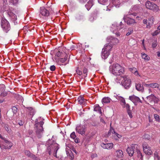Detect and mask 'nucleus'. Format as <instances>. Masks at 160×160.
<instances>
[{
    "mask_svg": "<svg viewBox=\"0 0 160 160\" xmlns=\"http://www.w3.org/2000/svg\"><path fill=\"white\" fill-rule=\"evenodd\" d=\"M143 151L145 154L148 155H151L152 153V150H151L150 148V147L147 149H146L145 150H143Z\"/></svg>",
    "mask_w": 160,
    "mask_h": 160,
    "instance_id": "nucleus-30",
    "label": "nucleus"
},
{
    "mask_svg": "<svg viewBox=\"0 0 160 160\" xmlns=\"http://www.w3.org/2000/svg\"><path fill=\"white\" fill-rule=\"evenodd\" d=\"M154 158L155 160H160V157L158 155V152H156L154 153Z\"/></svg>",
    "mask_w": 160,
    "mask_h": 160,
    "instance_id": "nucleus-37",
    "label": "nucleus"
},
{
    "mask_svg": "<svg viewBox=\"0 0 160 160\" xmlns=\"http://www.w3.org/2000/svg\"><path fill=\"white\" fill-rule=\"evenodd\" d=\"M107 41L110 44L112 45L117 44L119 42V40L115 38H113L111 37H108L107 39Z\"/></svg>",
    "mask_w": 160,
    "mask_h": 160,
    "instance_id": "nucleus-11",
    "label": "nucleus"
},
{
    "mask_svg": "<svg viewBox=\"0 0 160 160\" xmlns=\"http://www.w3.org/2000/svg\"><path fill=\"white\" fill-rule=\"evenodd\" d=\"M101 146L104 149H110L112 148L113 147V144L112 143L104 144V143H102L101 144Z\"/></svg>",
    "mask_w": 160,
    "mask_h": 160,
    "instance_id": "nucleus-16",
    "label": "nucleus"
},
{
    "mask_svg": "<svg viewBox=\"0 0 160 160\" xmlns=\"http://www.w3.org/2000/svg\"><path fill=\"white\" fill-rule=\"evenodd\" d=\"M138 145L136 144H132L130 147H128L126 150L127 152L130 156H132L134 152L135 149L137 148Z\"/></svg>",
    "mask_w": 160,
    "mask_h": 160,
    "instance_id": "nucleus-7",
    "label": "nucleus"
},
{
    "mask_svg": "<svg viewBox=\"0 0 160 160\" xmlns=\"http://www.w3.org/2000/svg\"><path fill=\"white\" fill-rule=\"evenodd\" d=\"M58 149V144L56 143H54L53 144H50L48 148L49 154L50 155L51 152L53 150V155L56 157H57V153Z\"/></svg>",
    "mask_w": 160,
    "mask_h": 160,
    "instance_id": "nucleus-5",
    "label": "nucleus"
},
{
    "mask_svg": "<svg viewBox=\"0 0 160 160\" xmlns=\"http://www.w3.org/2000/svg\"><path fill=\"white\" fill-rule=\"evenodd\" d=\"M70 137L71 138L74 139L76 138V136L75 132H72L70 135Z\"/></svg>",
    "mask_w": 160,
    "mask_h": 160,
    "instance_id": "nucleus-44",
    "label": "nucleus"
},
{
    "mask_svg": "<svg viewBox=\"0 0 160 160\" xmlns=\"http://www.w3.org/2000/svg\"><path fill=\"white\" fill-rule=\"evenodd\" d=\"M97 157V155L96 154H93L91 155V157L92 158Z\"/></svg>",
    "mask_w": 160,
    "mask_h": 160,
    "instance_id": "nucleus-58",
    "label": "nucleus"
},
{
    "mask_svg": "<svg viewBox=\"0 0 160 160\" xmlns=\"http://www.w3.org/2000/svg\"><path fill=\"white\" fill-rule=\"evenodd\" d=\"M133 32V30H129L128 31V32H127L126 33V35L127 36H128L129 35H130Z\"/></svg>",
    "mask_w": 160,
    "mask_h": 160,
    "instance_id": "nucleus-53",
    "label": "nucleus"
},
{
    "mask_svg": "<svg viewBox=\"0 0 160 160\" xmlns=\"http://www.w3.org/2000/svg\"><path fill=\"white\" fill-rule=\"evenodd\" d=\"M154 117L156 121L160 122V118L158 115L155 114L154 115Z\"/></svg>",
    "mask_w": 160,
    "mask_h": 160,
    "instance_id": "nucleus-40",
    "label": "nucleus"
},
{
    "mask_svg": "<svg viewBox=\"0 0 160 160\" xmlns=\"http://www.w3.org/2000/svg\"><path fill=\"white\" fill-rule=\"evenodd\" d=\"M100 122H102L103 123H104L105 124L106 123L105 122V121L104 120V119L103 118V117H100Z\"/></svg>",
    "mask_w": 160,
    "mask_h": 160,
    "instance_id": "nucleus-52",
    "label": "nucleus"
},
{
    "mask_svg": "<svg viewBox=\"0 0 160 160\" xmlns=\"http://www.w3.org/2000/svg\"><path fill=\"white\" fill-rule=\"evenodd\" d=\"M160 32L158 31V30H156L153 34V36H155L157 35Z\"/></svg>",
    "mask_w": 160,
    "mask_h": 160,
    "instance_id": "nucleus-49",
    "label": "nucleus"
},
{
    "mask_svg": "<svg viewBox=\"0 0 160 160\" xmlns=\"http://www.w3.org/2000/svg\"><path fill=\"white\" fill-rule=\"evenodd\" d=\"M153 98H155V96L153 94H151L150 95L147 96L146 98L147 100L151 103L153 102Z\"/></svg>",
    "mask_w": 160,
    "mask_h": 160,
    "instance_id": "nucleus-24",
    "label": "nucleus"
},
{
    "mask_svg": "<svg viewBox=\"0 0 160 160\" xmlns=\"http://www.w3.org/2000/svg\"><path fill=\"white\" fill-rule=\"evenodd\" d=\"M109 54L110 52L102 49L101 56L103 59H106L108 57Z\"/></svg>",
    "mask_w": 160,
    "mask_h": 160,
    "instance_id": "nucleus-19",
    "label": "nucleus"
},
{
    "mask_svg": "<svg viewBox=\"0 0 160 160\" xmlns=\"http://www.w3.org/2000/svg\"><path fill=\"white\" fill-rule=\"evenodd\" d=\"M10 1L11 3L13 4L16 3L18 2L17 0H10Z\"/></svg>",
    "mask_w": 160,
    "mask_h": 160,
    "instance_id": "nucleus-54",
    "label": "nucleus"
},
{
    "mask_svg": "<svg viewBox=\"0 0 160 160\" xmlns=\"http://www.w3.org/2000/svg\"><path fill=\"white\" fill-rule=\"evenodd\" d=\"M117 98L122 103L123 105L126 104V102L125 99L123 97L118 96Z\"/></svg>",
    "mask_w": 160,
    "mask_h": 160,
    "instance_id": "nucleus-33",
    "label": "nucleus"
},
{
    "mask_svg": "<svg viewBox=\"0 0 160 160\" xmlns=\"http://www.w3.org/2000/svg\"><path fill=\"white\" fill-rule=\"evenodd\" d=\"M113 1V4L115 5V6L116 7H119L118 5V4L117 5L116 4V2L115 1V0H112Z\"/></svg>",
    "mask_w": 160,
    "mask_h": 160,
    "instance_id": "nucleus-55",
    "label": "nucleus"
},
{
    "mask_svg": "<svg viewBox=\"0 0 160 160\" xmlns=\"http://www.w3.org/2000/svg\"><path fill=\"white\" fill-rule=\"evenodd\" d=\"M116 35L118 37V36H120V33L119 32H117L116 33Z\"/></svg>",
    "mask_w": 160,
    "mask_h": 160,
    "instance_id": "nucleus-64",
    "label": "nucleus"
},
{
    "mask_svg": "<svg viewBox=\"0 0 160 160\" xmlns=\"http://www.w3.org/2000/svg\"><path fill=\"white\" fill-rule=\"evenodd\" d=\"M141 56L142 58L144 59L145 60L147 61H149L150 60V58L146 54L144 53H141Z\"/></svg>",
    "mask_w": 160,
    "mask_h": 160,
    "instance_id": "nucleus-31",
    "label": "nucleus"
},
{
    "mask_svg": "<svg viewBox=\"0 0 160 160\" xmlns=\"http://www.w3.org/2000/svg\"><path fill=\"white\" fill-rule=\"evenodd\" d=\"M62 54L63 55V53H62V52H61L59 51H58L56 53L55 55L54 58L56 62L59 60V57L60 56L62 57Z\"/></svg>",
    "mask_w": 160,
    "mask_h": 160,
    "instance_id": "nucleus-23",
    "label": "nucleus"
},
{
    "mask_svg": "<svg viewBox=\"0 0 160 160\" xmlns=\"http://www.w3.org/2000/svg\"><path fill=\"white\" fill-rule=\"evenodd\" d=\"M137 156L138 158L139 159V160H143V157L141 151L139 150H137Z\"/></svg>",
    "mask_w": 160,
    "mask_h": 160,
    "instance_id": "nucleus-27",
    "label": "nucleus"
},
{
    "mask_svg": "<svg viewBox=\"0 0 160 160\" xmlns=\"http://www.w3.org/2000/svg\"><path fill=\"white\" fill-rule=\"evenodd\" d=\"M63 56H64V58H61L60 59V61L61 62L63 63L67 60L68 58V55L65 53H63Z\"/></svg>",
    "mask_w": 160,
    "mask_h": 160,
    "instance_id": "nucleus-32",
    "label": "nucleus"
},
{
    "mask_svg": "<svg viewBox=\"0 0 160 160\" xmlns=\"http://www.w3.org/2000/svg\"><path fill=\"white\" fill-rule=\"evenodd\" d=\"M50 68L51 71H53L55 70L56 67L54 65H52L50 66Z\"/></svg>",
    "mask_w": 160,
    "mask_h": 160,
    "instance_id": "nucleus-48",
    "label": "nucleus"
},
{
    "mask_svg": "<svg viewBox=\"0 0 160 160\" xmlns=\"http://www.w3.org/2000/svg\"><path fill=\"white\" fill-rule=\"evenodd\" d=\"M117 82L119 83L121 82V84L125 88H129L131 85V81L126 76H119L117 78Z\"/></svg>",
    "mask_w": 160,
    "mask_h": 160,
    "instance_id": "nucleus-1",
    "label": "nucleus"
},
{
    "mask_svg": "<svg viewBox=\"0 0 160 160\" xmlns=\"http://www.w3.org/2000/svg\"><path fill=\"white\" fill-rule=\"evenodd\" d=\"M88 72V69H87V68H86L84 67L83 68V73L84 74H86L85 75H84V78H85L86 77H87V73Z\"/></svg>",
    "mask_w": 160,
    "mask_h": 160,
    "instance_id": "nucleus-41",
    "label": "nucleus"
},
{
    "mask_svg": "<svg viewBox=\"0 0 160 160\" xmlns=\"http://www.w3.org/2000/svg\"><path fill=\"white\" fill-rule=\"evenodd\" d=\"M157 45V41L156 40H154L152 43V47L153 48H155Z\"/></svg>",
    "mask_w": 160,
    "mask_h": 160,
    "instance_id": "nucleus-45",
    "label": "nucleus"
},
{
    "mask_svg": "<svg viewBox=\"0 0 160 160\" xmlns=\"http://www.w3.org/2000/svg\"><path fill=\"white\" fill-rule=\"evenodd\" d=\"M44 124V122L42 121L38 122V119H36L35 121L34 128L38 138H41L42 136V132L43 131L42 125Z\"/></svg>",
    "mask_w": 160,
    "mask_h": 160,
    "instance_id": "nucleus-2",
    "label": "nucleus"
},
{
    "mask_svg": "<svg viewBox=\"0 0 160 160\" xmlns=\"http://www.w3.org/2000/svg\"><path fill=\"white\" fill-rule=\"evenodd\" d=\"M115 132L113 128H111L108 132L107 136L109 137L112 134V136L113 137V133Z\"/></svg>",
    "mask_w": 160,
    "mask_h": 160,
    "instance_id": "nucleus-38",
    "label": "nucleus"
},
{
    "mask_svg": "<svg viewBox=\"0 0 160 160\" xmlns=\"http://www.w3.org/2000/svg\"><path fill=\"white\" fill-rule=\"evenodd\" d=\"M121 135L115 132L113 133V138L116 140H118V138H121Z\"/></svg>",
    "mask_w": 160,
    "mask_h": 160,
    "instance_id": "nucleus-26",
    "label": "nucleus"
},
{
    "mask_svg": "<svg viewBox=\"0 0 160 160\" xmlns=\"http://www.w3.org/2000/svg\"><path fill=\"white\" fill-rule=\"evenodd\" d=\"M145 6L147 8L153 10L154 11H157L158 10L157 5L153 3L148 1L146 2Z\"/></svg>",
    "mask_w": 160,
    "mask_h": 160,
    "instance_id": "nucleus-6",
    "label": "nucleus"
},
{
    "mask_svg": "<svg viewBox=\"0 0 160 160\" xmlns=\"http://www.w3.org/2000/svg\"><path fill=\"white\" fill-rule=\"evenodd\" d=\"M128 114L129 115L130 117L131 118H132V116L131 114V111L128 110Z\"/></svg>",
    "mask_w": 160,
    "mask_h": 160,
    "instance_id": "nucleus-56",
    "label": "nucleus"
},
{
    "mask_svg": "<svg viewBox=\"0 0 160 160\" xmlns=\"http://www.w3.org/2000/svg\"><path fill=\"white\" fill-rule=\"evenodd\" d=\"M12 109L14 114H15L17 112L18 109L16 107L14 106L12 107Z\"/></svg>",
    "mask_w": 160,
    "mask_h": 160,
    "instance_id": "nucleus-46",
    "label": "nucleus"
},
{
    "mask_svg": "<svg viewBox=\"0 0 160 160\" xmlns=\"http://www.w3.org/2000/svg\"><path fill=\"white\" fill-rule=\"evenodd\" d=\"M23 122L22 121H20V122H18V124L20 126H22L23 124Z\"/></svg>",
    "mask_w": 160,
    "mask_h": 160,
    "instance_id": "nucleus-61",
    "label": "nucleus"
},
{
    "mask_svg": "<svg viewBox=\"0 0 160 160\" xmlns=\"http://www.w3.org/2000/svg\"><path fill=\"white\" fill-rule=\"evenodd\" d=\"M129 99L134 103H136L138 102H139L141 103H142V101L140 99L139 97H137L134 95L130 96L129 97Z\"/></svg>",
    "mask_w": 160,
    "mask_h": 160,
    "instance_id": "nucleus-13",
    "label": "nucleus"
},
{
    "mask_svg": "<svg viewBox=\"0 0 160 160\" xmlns=\"http://www.w3.org/2000/svg\"><path fill=\"white\" fill-rule=\"evenodd\" d=\"M151 88H156L159 90H160V85L157 83H151Z\"/></svg>",
    "mask_w": 160,
    "mask_h": 160,
    "instance_id": "nucleus-25",
    "label": "nucleus"
},
{
    "mask_svg": "<svg viewBox=\"0 0 160 160\" xmlns=\"http://www.w3.org/2000/svg\"><path fill=\"white\" fill-rule=\"evenodd\" d=\"M40 13L42 15L47 17L49 15V12L45 8L42 7L41 8Z\"/></svg>",
    "mask_w": 160,
    "mask_h": 160,
    "instance_id": "nucleus-15",
    "label": "nucleus"
},
{
    "mask_svg": "<svg viewBox=\"0 0 160 160\" xmlns=\"http://www.w3.org/2000/svg\"><path fill=\"white\" fill-rule=\"evenodd\" d=\"M5 129L8 132H9L10 131V129L8 127V125H6L5 126Z\"/></svg>",
    "mask_w": 160,
    "mask_h": 160,
    "instance_id": "nucleus-51",
    "label": "nucleus"
},
{
    "mask_svg": "<svg viewBox=\"0 0 160 160\" xmlns=\"http://www.w3.org/2000/svg\"><path fill=\"white\" fill-rule=\"evenodd\" d=\"M81 67H78L77 68V70H76V72L79 75L81 76L82 75V72L81 71Z\"/></svg>",
    "mask_w": 160,
    "mask_h": 160,
    "instance_id": "nucleus-35",
    "label": "nucleus"
},
{
    "mask_svg": "<svg viewBox=\"0 0 160 160\" xmlns=\"http://www.w3.org/2000/svg\"><path fill=\"white\" fill-rule=\"evenodd\" d=\"M111 72L115 75L120 76L124 73V68L118 63L113 64L110 68Z\"/></svg>",
    "mask_w": 160,
    "mask_h": 160,
    "instance_id": "nucleus-3",
    "label": "nucleus"
},
{
    "mask_svg": "<svg viewBox=\"0 0 160 160\" xmlns=\"http://www.w3.org/2000/svg\"><path fill=\"white\" fill-rule=\"evenodd\" d=\"M116 153V156L118 158H122L123 156V152L121 150H117Z\"/></svg>",
    "mask_w": 160,
    "mask_h": 160,
    "instance_id": "nucleus-22",
    "label": "nucleus"
},
{
    "mask_svg": "<svg viewBox=\"0 0 160 160\" xmlns=\"http://www.w3.org/2000/svg\"><path fill=\"white\" fill-rule=\"evenodd\" d=\"M155 98H153V102L154 103H158L159 101V99L157 98V97L155 96Z\"/></svg>",
    "mask_w": 160,
    "mask_h": 160,
    "instance_id": "nucleus-43",
    "label": "nucleus"
},
{
    "mask_svg": "<svg viewBox=\"0 0 160 160\" xmlns=\"http://www.w3.org/2000/svg\"><path fill=\"white\" fill-rule=\"evenodd\" d=\"M24 153L28 157L31 158L35 160H38V158L35 155L31 153L30 151L27 150H25L24 151Z\"/></svg>",
    "mask_w": 160,
    "mask_h": 160,
    "instance_id": "nucleus-14",
    "label": "nucleus"
},
{
    "mask_svg": "<svg viewBox=\"0 0 160 160\" xmlns=\"http://www.w3.org/2000/svg\"><path fill=\"white\" fill-rule=\"evenodd\" d=\"M95 18L91 15L89 18L88 20L91 22H93Z\"/></svg>",
    "mask_w": 160,
    "mask_h": 160,
    "instance_id": "nucleus-47",
    "label": "nucleus"
},
{
    "mask_svg": "<svg viewBox=\"0 0 160 160\" xmlns=\"http://www.w3.org/2000/svg\"><path fill=\"white\" fill-rule=\"evenodd\" d=\"M111 99L110 98L108 97L103 98L102 99V102L103 103H108L110 102Z\"/></svg>",
    "mask_w": 160,
    "mask_h": 160,
    "instance_id": "nucleus-29",
    "label": "nucleus"
},
{
    "mask_svg": "<svg viewBox=\"0 0 160 160\" xmlns=\"http://www.w3.org/2000/svg\"><path fill=\"white\" fill-rule=\"evenodd\" d=\"M7 95V94L6 93H1L0 95L2 96L5 97Z\"/></svg>",
    "mask_w": 160,
    "mask_h": 160,
    "instance_id": "nucleus-62",
    "label": "nucleus"
},
{
    "mask_svg": "<svg viewBox=\"0 0 160 160\" xmlns=\"http://www.w3.org/2000/svg\"><path fill=\"white\" fill-rule=\"evenodd\" d=\"M78 100L79 103L81 105H85L86 104V100L82 97H79L78 98Z\"/></svg>",
    "mask_w": 160,
    "mask_h": 160,
    "instance_id": "nucleus-20",
    "label": "nucleus"
},
{
    "mask_svg": "<svg viewBox=\"0 0 160 160\" xmlns=\"http://www.w3.org/2000/svg\"><path fill=\"white\" fill-rule=\"evenodd\" d=\"M125 106L124 107H125L126 108V109L127 110V111L130 110V106L128 104H126L125 105H124Z\"/></svg>",
    "mask_w": 160,
    "mask_h": 160,
    "instance_id": "nucleus-50",
    "label": "nucleus"
},
{
    "mask_svg": "<svg viewBox=\"0 0 160 160\" xmlns=\"http://www.w3.org/2000/svg\"><path fill=\"white\" fill-rule=\"evenodd\" d=\"M123 19H124L125 22H126L127 24L129 25H133L136 23V22H135L134 19L127 17L126 16H124Z\"/></svg>",
    "mask_w": 160,
    "mask_h": 160,
    "instance_id": "nucleus-12",
    "label": "nucleus"
},
{
    "mask_svg": "<svg viewBox=\"0 0 160 160\" xmlns=\"http://www.w3.org/2000/svg\"><path fill=\"white\" fill-rule=\"evenodd\" d=\"M157 55L158 57H160V52H157Z\"/></svg>",
    "mask_w": 160,
    "mask_h": 160,
    "instance_id": "nucleus-63",
    "label": "nucleus"
},
{
    "mask_svg": "<svg viewBox=\"0 0 160 160\" xmlns=\"http://www.w3.org/2000/svg\"><path fill=\"white\" fill-rule=\"evenodd\" d=\"M143 150H145L146 149H147L148 148H149L148 146V145L146 142H144L142 145Z\"/></svg>",
    "mask_w": 160,
    "mask_h": 160,
    "instance_id": "nucleus-39",
    "label": "nucleus"
},
{
    "mask_svg": "<svg viewBox=\"0 0 160 160\" xmlns=\"http://www.w3.org/2000/svg\"><path fill=\"white\" fill-rule=\"evenodd\" d=\"M108 0H98V2L102 4H105Z\"/></svg>",
    "mask_w": 160,
    "mask_h": 160,
    "instance_id": "nucleus-42",
    "label": "nucleus"
},
{
    "mask_svg": "<svg viewBox=\"0 0 160 160\" xmlns=\"http://www.w3.org/2000/svg\"><path fill=\"white\" fill-rule=\"evenodd\" d=\"M76 129L78 133L82 135H83L85 134L86 128L84 125H79L77 126Z\"/></svg>",
    "mask_w": 160,
    "mask_h": 160,
    "instance_id": "nucleus-10",
    "label": "nucleus"
},
{
    "mask_svg": "<svg viewBox=\"0 0 160 160\" xmlns=\"http://www.w3.org/2000/svg\"><path fill=\"white\" fill-rule=\"evenodd\" d=\"M4 142L3 145L1 146L0 147L1 148H4L5 149H10L13 145V143L11 142L6 140L5 138L3 139Z\"/></svg>",
    "mask_w": 160,
    "mask_h": 160,
    "instance_id": "nucleus-8",
    "label": "nucleus"
},
{
    "mask_svg": "<svg viewBox=\"0 0 160 160\" xmlns=\"http://www.w3.org/2000/svg\"><path fill=\"white\" fill-rule=\"evenodd\" d=\"M28 112L30 115H32L34 113V109L32 107H29L27 108Z\"/></svg>",
    "mask_w": 160,
    "mask_h": 160,
    "instance_id": "nucleus-34",
    "label": "nucleus"
},
{
    "mask_svg": "<svg viewBox=\"0 0 160 160\" xmlns=\"http://www.w3.org/2000/svg\"><path fill=\"white\" fill-rule=\"evenodd\" d=\"M151 83L149 84H145L144 85L146 87H151Z\"/></svg>",
    "mask_w": 160,
    "mask_h": 160,
    "instance_id": "nucleus-60",
    "label": "nucleus"
},
{
    "mask_svg": "<svg viewBox=\"0 0 160 160\" xmlns=\"http://www.w3.org/2000/svg\"><path fill=\"white\" fill-rule=\"evenodd\" d=\"M112 48V45L109 43L106 44L102 49L110 52Z\"/></svg>",
    "mask_w": 160,
    "mask_h": 160,
    "instance_id": "nucleus-18",
    "label": "nucleus"
},
{
    "mask_svg": "<svg viewBox=\"0 0 160 160\" xmlns=\"http://www.w3.org/2000/svg\"><path fill=\"white\" fill-rule=\"evenodd\" d=\"M135 87L137 90L138 91L143 92L144 91V88L142 85L140 83H136Z\"/></svg>",
    "mask_w": 160,
    "mask_h": 160,
    "instance_id": "nucleus-17",
    "label": "nucleus"
},
{
    "mask_svg": "<svg viewBox=\"0 0 160 160\" xmlns=\"http://www.w3.org/2000/svg\"><path fill=\"white\" fill-rule=\"evenodd\" d=\"M129 70L133 73L135 75H138V72L137 70V69L135 68H129Z\"/></svg>",
    "mask_w": 160,
    "mask_h": 160,
    "instance_id": "nucleus-28",
    "label": "nucleus"
},
{
    "mask_svg": "<svg viewBox=\"0 0 160 160\" xmlns=\"http://www.w3.org/2000/svg\"><path fill=\"white\" fill-rule=\"evenodd\" d=\"M92 125L93 126H95L97 125V123L95 122L92 121V123H91Z\"/></svg>",
    "mask_w": 160,
    "mask_h": 160,
    "instance_id": "nucleus-57",
    "label": "nucleus"
},
{
    "mask_svg": "<svg viewBox=\"0 0 160 160\" xmlns=\"http://www.w3.org/2000/svg\"><path fill=\"white\" fill-rule=\"evenodd\" d=\"M1 26L3 31L6 33L8 32L11 28L9 22L5 18H3L1 20Z\"/></svg>",
    "mask_w": 160,
    "mask_h": 160,
    "instance_id": "nucleus-4",
    "label": "nucleus"
},
{
    "mask_svg": "<svg viewBox=\"0 0 160 160\" xmlns=\"http://www.w3.org/2000/svg\"><path fill=\"white\" fill-rule=\"evenodd\" d=\"M94 111L97 112L101 114H102L101 107H100L98 104H96L94 106Z\"/></svg>",
    "mask_w": 160,
    "mask_h": 160,
    "instance_id": "nucleus-21",
    "label": "nucleus"
},
{
    "mask_svg": "<svg viewBox=\"0 0 160 160\" xmlns=\"http://www.w3.org/2000/svg\"><path fill=\"white\" fill-rule=\"evenodd\" d=\"M98 11L95 10L91 14V15H92L93 17L95 18H96L98 16Z\"/></svg>",
    "mask_w": 160,
    "mask_h": 160,
    "instance_id": "nucleus-36",
    "label": "nucleus"
},
{
    "mask_svg": "<svg viewBox=\"0 0 160 160\" xmlns=\"http://www.w3.org/2000/svg\"><path fill=\"white\" fill-rule=\"evenodd\" d=\"M153 19L154 18L152 17L149 18L148 20L144 19L143 20V22L144 24L146 25L147 28H151V26L153 24Z\"/></svg>",
    "mask_w": 160,
    "mask_h": 160,
    "instance_id": "nucleus-9",
    "label": "nucleus"
},
{
    "mask_svg": "<svg viewBox=\"0 0 160 160\" xmlns=\"http://www.w3.org/2000/svg\"><path fill=\"white\" fill-rule=\"evenodd\" d=\"M75 139L74 141L76 143H78L79 142V139L78 138H76Z\"/></svg>",
    "mask_w": 160,
    "mask_h": 160,
    "instance_id": "nucleus-59",
    "label": "nucleus"
}]
</instances>
